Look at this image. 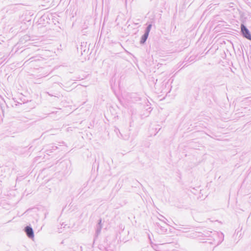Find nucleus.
Wrapping results in <instances>:
<instances>
[{"mask_svg":"<svg viewBox=\"0 0 251 251\" xmlns=\"http://www.w3.org/2000/svg\"><path fill=\"white\" fill-rule=\"evenodd\" d=\"M151 28V25H149L147 28V32L144 35V39H143L144 42H145V40L147 39V38L148 36V35H149V33L150 31Z\"/></svg>","mask_w":251,"mask_h":251,"instance_id":"3","label":"nucleus"},{"mask_svg":"<svg viewBox=\"0 0 251 251\" xmlns=\"http://www.w3.org/2000/svg\"><path fill=\"white\" fill-rule=\"evenodd\" d=\"M25 232L28 237L31 238H33L34 237L33 231L31 227L28 226H26L25 228Z\"/></svg>","mask_w":251,"mask_h":251,"instance_id":"2","label":"nucleus"},{"mask_svg":"<svg viewBox=\"0 0 251 251\" xmlns=\"http://www.w3.org/2000/svg\"><path fill=\"white\" fill-rule=\"evenodd\" d=\"M241 31L245 37L249 40H251V34L249 30L244 25H241Z\"/></svg>","mask_w":251,"mask_h":251,"instance_id":"1","label":"nucleus"}]
</instances>
